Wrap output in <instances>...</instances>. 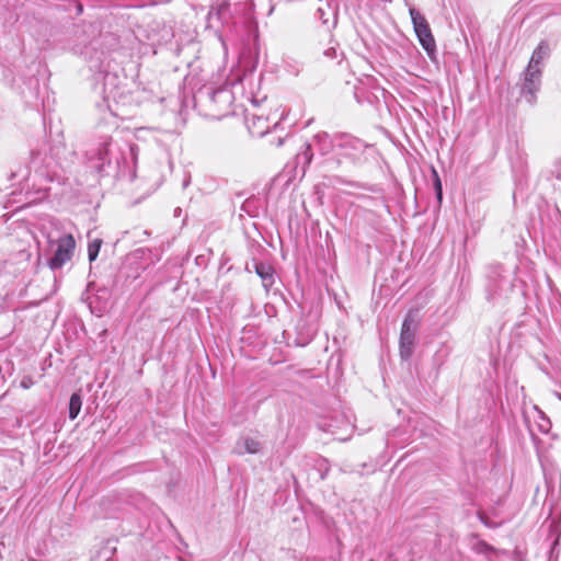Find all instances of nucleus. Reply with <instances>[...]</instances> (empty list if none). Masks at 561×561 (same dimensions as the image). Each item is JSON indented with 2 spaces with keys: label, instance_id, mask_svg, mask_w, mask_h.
I'll list each match as a JSON object with an SVG mask.
<instances>
[{
  "label": "nucleus",
  "instance_id": "f257e3e1",
  "mask_svg": "<svg viewBox=\"0 0 561 561\" xmlns=\"http://www.w3.org/2000/svg\"><path fill=\"white\" fill-rule=\"evenodd\" d=\"M550 48L546 42H541L534 50L522 85V93L533 103L541 83L542 61L549 56Z\"/></svg>",
  "mask_w": 561,
  "mask_h": 561
},
{
  "label": "nucleus",
  "instance_id": "f03ea898",
  "mask_svg": "<svg viewBox=\"0 0 561 561\" xmlns=\"http://www.w3.org/2000/svg\"><path fill=\"white\" fill-rule=\"evenodd\" d=\"M409 13L411 16L415 35L421 46L424 48V50L427 53L430 57H433V55L436 51V43L427 20L415 8H410Z\"/></svg>",
  "mask_w": 561,
  "mask_h": 561
},
{
  "label": "nucleus",
  "instance_id": "7ed1b4c3",
  "mask_svg": "<svg viewBox=\"0 0 561 561\" xmlns=\"http://www.w3.org/2000/svg\"><path fill=\"white\" fill-rule=\"evenodd\" d=\"M56 243L57 249L48 261V266L51 270L60 268L64 264L69 262L76 249V240L71 233L60 237Z\"/></svg>",
  "mask_w": 561,
  "mask_h": 561
},
{
  "label": "nucleus",
  "instance_id": "20e7f679",
  "mask_svg": "<svg viewBox=\"0 0 561 561\" xmlns=\"http://www.w3.org/2000/svg\"><path fill=\"white\" fill-rule=\"evenodd\" d=\"M415 332L412 323V319L408 316L401 328L400 334V356L402 359L408 360L414 350Z\"/></svg>",
  "mask_w": 561,
  "mask_h": 561
},
{
  "label": "nucleus",
  "instance_id": "39448f33",
  "mask_svg": "<svg viewBox=\"0 0 561 561\" xmlns=\"http://www.w3.org/2000/svg\"><path fill=\"white\" fill-rule=\"evenodd\" d=\"M268 129V117H265L263 114H252V126L251 133L254 136L262 137Z\"/></svg>",
  "mask_w": 561,
  "mask_h": 561
},
{
  "label": "nucleus",
  "instance_id": "423d86ee",
  "mask_svg": "<svg viewBox=\"0 0 561 561\" xmlns=\"http://www.w3.org/2000/svg\"><path fill=\"white\" fill-rule=\"evenodd\" d=\"M256 274L261 277L263 286L267 289L274 283L273 270L271 266L265 264L255 265Z\"/></svg>",
  "mask_w": 561,
  "mask_h": 561
},
{
  "label": "nucleus",
  "instance_id": "0eeeda50",
  "mask_svg": "<svg viewBox=\"0 0 561 561\" xmlns=\"http://www.w3.org/2000/svg\"><path fill=\"white\" fill-rule=\"evenodd\" d=\"M81 398L78 393H73L69 401V417L75 420L81 410Z\"/></svg>",
  "mask_w": 561,
  "mask_h": 561
},
{
  "label": "nucleus",
  "instance_id": "6e6552de",
  "mask_svg": "<svg viewBox=\"0 0 561 561\" xmlns=\"http://www.w3.org/2000/svg\"><path fill=\"white\" fill-rule=\"evenodd\" d=\"M101 247H102L101 239H94L93 241H91L88 244V255H89V260L91 262L98 257Z\"/></svg>",
  "mask_w": 561,
  "mask_h": 561
},
{
  "label": "nucleus",
  "instance_id": "1a4fd4ad",
  "mask_svg": "<svg viewBox=\"0 0 561 561\" xmlns=\"http://www.w3.org/2000/svg\"><path fill=\"white\" fill-rule=\"evenodd\" d=\"M535 410L538 413L537 424H538L539 431L542 433H548L551 428V423H550L549 419L543 414L542 411L538 410L537 408H535Z\"/></svg>",
  "mask_w": 561,
  "mask_h": 561
},
{
  "label": "nucleus",
  "instance_id": "9d476101",
  "mask_svg": "<svg viewBox=\"0 0 561 561\" xmlns=\"http://www.w3.org/2000/svg\"><path fill=\"white\" fill-rule=\"evenodd\" d=\"M260 450V443L257 442H250L248 439V454L251 453V454H254V453H257Z\"/></svg>",
  "mask_w": 561,
  "mask_h": 561
},
{
  "label": "nucleus",
  "instance_id": "9b49d317",
  "mask_svg": "<svg viewBox=\"0 0 561 561\" xmlns=\"http://www.w3.org/2000/svg\"><path fill=\"white\" fill-rule=\"evenodd\" d=\"M301 156L304 157L307 164H309L311 162L312 153H311V147L309 145L306 146L305 151L302 152Z\"/></svg>",
  "mask_w": 561,
  "mask_h": 561
},
{
  "label": "nucleus",
  "instance_id": "f8f14e48",
  "mask_svg": "<svg viewBox=\"0 0 561 561\" xmlns=\"http://www.w3.org/2000/svg\"><path fill=\"white\" fill-rule=\"evenodd\" d=\"M323 54L325 57L331 58V59L337 57V50L334 46H331L328 49H325Z\"/></svg>",
  "mask_w": 561,
  "mask_h": 561
},
{
  "label": "nucleus",
  "instance_id": "ddd939ff",
  "mask_svg": "<svg viewBox=\"0 0 561 561\" xmlns=\"http://www.w3.org/2000/svg\"><path fill=\"white\" fill-rule=\"evenodd\" d=\"M434 175H435V186H436V193H437V198L438 201L442 199V184H440V180L437 175V173L434 171Z\"/></svg>",
  "mask_w": 561,
  "mask_h": 561
},
{
  "label": "nucleus",
  "instance_id": "4468645a",
  "mask_svg": "<svg viewBox=\"0 0 561 561\" xmlns=\"http://www.w3.org/2000/svg\"><path fill=\"white\" fill-rule=\"evenodd\" d=\"M477 547H478V550H479L480 552H483V553H488L489 551H493V548H492V547H490V546H488V545H486V543H484V542L479 543Z\"/></svg>",
  "mask_w": 561,
  "mask_h": 561
},
{
  "label": "nucleus",
  "instance_id": "2eb2a0df",
  "mask_svg": "<svg viewBox=\"0 0 561 561\" xmlns=\"http://www.w3.org/2000/svg\"><path fill=\"white\" fill-rule=\"evenodd\" d=\"M252 105L256 107L257 106V101L256 100H252Z\"/></svg>",
  "mask_w": 561,
  "mask_h": 561
},
{
  "label": "nucleus",
  "instance_id": "dca6fc26",
  "mask_svg": "<svg viewBox=\"0 0 561 561\" xmlns=\"http://www.w3.org/2000/svg\"><path fill=\"white\" fill-rule=\"evenodd\" d=\"M283 139H278L277 146H282Z\"/></svg>",
  "mask_w": 561,
  "mask_h": 561
}]
</instances>
